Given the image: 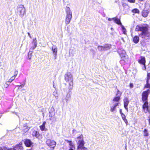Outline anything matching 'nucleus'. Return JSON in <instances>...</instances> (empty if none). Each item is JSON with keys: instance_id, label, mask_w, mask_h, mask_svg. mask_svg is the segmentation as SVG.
I'll return each mask as SVG.
<instances>
[{"instance_id": "24", "label": "nucleus", "mask_w": 150, "mask_h": 150, "mask_svg": "<svg viewBox=\"0 0 150 150\" xmlns=\"http://www.w3.org/2000/svg\"><path fill=\"white\" fill-rule=\"evenodd\" d=\"M105 51L110 49L111 47V45L110 44H105L104 46Z\"/></svg>"}, {"instance_id": "37", "label": "nucleus", "mask_w": 150, "mask_h": 150, "mask_svg": "<svg viewBox=\"0 0 150 150\" xmlns=\"http://www.w3.org/2000/svg\"><path fill=\"white\" fill-rule=\"evenodd\" d=\"M54 109L53 107V106H52L50 109V112H54Z\"/></svg>"}, {"instance_id": "30", "label": "nucleus", "mask_w": 150, "mask_h": 150, "mask_svg": "<svg viewBox=\"0 0 150 150\" xmlns=\"http://www.w3.org/2000/svg\"><path fill=\"white\" fill-rule=\"evenodd\" d=\"M121 28L122 29V31L123 32V33L124 34H126V29L125 28V27L123 25H121Z\"/></svg>"}, {"instance_id": "32", "label": "nucleus", "mask_w": 150, "mask_h": 150, "mask_svg": "<svg viewBox=\"0 0 150 150\" xmlns=\"http://www.w3.org/2000/svg\"><path fill=\"white\" fill-rule=\"evenodd\" d=\"M122 92H120L119 90L118 89H117V93H116V96H117V95H119V96H120H120L122 95Z\"/></svg>"}, {"instance_id": "11", "label": "nucleus", "mask_w": 150, "mask_h": 150, "mask_svg": "<svg viewBox=\"0 0 150 150\" xmlns=\"http://www.w3.org/2000/svg\"><path fill=\"white\" fill-rule=\"evenodd\" d=\"M22 143L21 142L18 144L16 145L13 147V149L14 150H23V148L22 146Z\"/></svg>"}, {"instance_id": "7", "label": "nucleus", "mask_w": 150, "mask_h": 150, "mask_svg": "<svg viewBox=\"0 0 150 150\" xmlns=\"http://www.w3.org/2000/svg\"><path fill=\"white\" fill-rule=\"evenodd\" d=\"M118 52L122 59L120 62V63H123L126 58H127V56L126 54V52L124 50H122L121 52Z\"/></svg>"}, {"instance_id": "20", "label": "nucleus", "mask_w": 150, "mask_h": 150, "mask_svg": "<svg viewBox=\"0 0 150 150\" xmlns=\"http://www.w3.org/2000/svg\"><path fill=\"white\" fill-rule=\"evenodd\" d=\"M119 103H115V104L112 106L110 107V111L113 112L116 109V107L118 105Z\"/></svg>"}, {"instance_id": "1", "label": "nucleus", "mask_w": 150, "mask_h": 150, "mask_svg": "<svg viewBox=\"0 0 150 150\" xmlns=\"http://www.w3.org/2000/svg\"><path fill=\"white\" fill-rule=\"evenodd\" d=\"M135 30L141 32L139 34L140 36H146L149 33L148 25H137L136 27Z\"/></svg>"}, {"instance_id": "39", "label": "nucleus", "mask_w": 150, "mask_h": 150, "mask_svg": "<svg viewBox=\"0 0 150 150\" xmlns=\"http://www.w3.org/2000/svg\"><path fill=\"white\" fill-rule=\"evenodd\" d=\"M129 87L130 88H132L133 87V83H130L129 84Z\"/></svg>"}, {"instance_id": "22", "label": "nucleus", "mask_w": 150, "mask_h": 150, "mask_svg": "<svg viewBox=\"0 0 150 150\" xmlns=\"http://www.w3.org/2000/svg\"><path fill=\"white\" fill-rule=\"evenodd\" d=\"M49 117H50V120H51L53 118H54L55 112H49Z\"/></svg>"}, {"instance_id": "51", "label": "nucleus", "mask_w": 150, "mask_h": 150, "mask_svg": "<svg viewBox=\"0 0 150 150\" xmlns=\"http://www.w3.org/2000/svg\"><path fill=\"white\" fill-rule=\"evenodd\" d=\"M144 67H145V69H146V66H144Z\"/></svg>"}, {"instance_id": "31", "label": "nucleus", "mask_w": 150, "mask_h": 150, "mask_svg": "<svg viewBox=\"0 0 150 150\" xmlns=\"http://www.w3.org/2000/svg\"><path fill=\"white\" fill-rule=\"evenodd\" d=\"M32 51H29L28 54V58L29 59H30L31 57V55L32 53Z\"/></svg>"}, {"instance_id": "33", "label": "nucleus", "mask_w": 150, "mask_h": 150, "mask_svg": "<svg viewBox=\"0 0 150 150\" xmlns=\"http://www.w3.org/2000/svg\"><path fill=\"white\" fill-rule=\"evenodd\" d=\"M146 81L150 82V73H148L147 74V76Z\"/></svg>"}, {"instance_id": "4", "label": "nucleus", "mask_w": 150, "mask_h": 150, "mask_svg": "<svg viewBox=\"0 0 150 150\" xmlns=\"http://www.w3.org/2000/svg\"><path fill=\"white\" fill-rule=\"evenodd\" d=\"M18 13L20 16L22 17L25 13V9L23 5H20L17 7Z\"/></svg>"}, {"instance_id": "10", "label": "nucleus", "mask_w": 150, "mask_h": 150, "mask_svg": "<svg viewBox=\"0 0 150 150\" xmlns=\"http://www.w3.org/2000/svg\"><path fill=\"white\" fill-rule=\"evenodd\" d=\"M76 139L78 140V142L77 143V145H79L81 143L85 144V142L83 140V137L82 134H81L79 136L77 137Z\"/></svg>"}, {"instance_id": "46", "label": "nucleus", "mask_w": 150, "mask_h": 150, "mask_svg": "<svg viewBox=\"0 0 150 150\" xmlns=\"http://www.w3.org/2000/svg\"><path fill=\"white\" fill-rule=\"evenodd\" d=\"M108 20L109 21H111L112 20H113V19H112V18H109L108 19Z\"/></svg>"}, {"instance_id": "34", "label": "nucleus", "mask_w": 150, "mask_h": 150, "mask_svg": "<svg viewBox=\"0 0 150 150\" xmlns=\"http://www.w3.org/2000/svg\"><path fill=\"white\" fill-rule=\"evenodd\" d=\"M132 12L134 13H139V11L137 8H135L132 11Z\"/></svg>"}, {"instance_id": "8", "label": "nucleus", "mask_w": 150, "mask_h": 150, "mask_svg": "<svg viewBox=\"0 0 150 150\" xmlns=\"http://www.w3.org/2000/svg\"><path fill=\"white\" fill-rule=\"evenodd\" d=\"M142 107L145 113H150V110L149 108L148 101L144 102Z\"/></svg>"}, {"instance_id": "19", "label": "nucleus", "mask_w": 150, "mask_h": 150, "mask_svg": "<svg viewBox=\"0 0 150 150\" xmlns=\"http://www.w3.org/2000/svg\"><path fill=\"white\" fill-rule=\"evenodd\" d=\"M112 19L114 22L117 24L120 25H122L120 19L117 18L115 17L112 18Z\"/></svg>"}, {"instance_id": "12", "label": "nucleus", "mask_w": 150, "mask_h": 150, "mask_svg": "<svg viewBox=\"0 0 150 150\" xmlns=\"http://www.w3.org/2000/svg\"><path fill=\"white\" fill-rule=\"evenodd\" d=\"M33 46L30 48V51H32L37 46V40L36 38H35L33 39V41L32 42Z\"/></svg>"}, {"instance_id": "44", "label": "nucleus", "mask_w": 150, "mask_h": 150, "mask_svg": "<svg viewBox=\"0 0 150 150\" xmlns=\"http://www.w3.org/2000/svg\"><path fill=\"white\" fill-rule=\"evenodd\" d=\"M12 81V80L10 79L8 81H7V82H8V83H11Z\"/></svg>"}, {"instance_id": "17", "label": "nucleus", "mask_w": 150, "mask_h": 150, "mask_svg": "<svg viewBox=\"0 0 150 150\" xmlns=\"http://www.w3.org/2000/svg\"><path fill=\"white\" fill-rule=\"evenodd\" d=\"M33 136H35L38 139H40L41 137V135L38 132L36 131H34L33 133Z\"/></svg>"}, {"instance_id": "47", "label": "nucleus", "mask_w": 150, "mask_h": 150, "mask_svg": "<svg viewBox=\"0 0 150 150\" xmlns=\"http://www.w3.org/2000/svg\"><path fill=\"white\" fill-rule=\"evenodd\" d=\"M24 86V85L23 84H22V85H20V86H19V87H23Z\"/></svg>"}, {"instance_id": "42", "label": "nucleus", "mask_w": 150, "mask_h": 150, "mask_svg": "<svg viewBox=\"0 0 150 150\" xmlns=\"http://www.w3.org/2000/svg\"><path fill=\"white\" fill-rule=\"evenodd\" d=\"M121 115L122 117H125L126 116L123 113L121 114Z\"/></svg>"}, {"instance_id": "26", "label": "nucleus", "mask_w": 150, "mask_h": 150, "mask_svg": "<svg viewBox=\"0 0 150 150\" xmlns=\"http://www.w3.org/2000/svg\"><path fill=\"white\" fill-rule=\"evenodd\" d=\"M144 88H149L150 90V82L146 81V83L144 86Z\"/></svg>"}, {"instance_id": "13", "label": "nucleus", "mask_w": 150, "mask_h": 150, "mask_svg": "<svg viewBox=\"0 0 150 150\" xmlns=\"http://www.w3.org/2000/svg\"><path fill=\"white\" fill-rule=\"evenodd\" d=\"M52 50L53 54L54 55V59H56L57 58V48L56 46L53 45L52 47Z\"/></svg>"}, {"instance_id": "43", "label": "nucleus", "mask_w": 150, "mask_h": 150, "mask_svg": "<svg viewBox=\"0 0 150 150\" xmlns=\"http://www.w3.org/2000/svg\"><path fill=\"white\" fill-rule=\"evenodd\" d=\"M119 110H120V114H121L123 113L122 112V109H120Z\"/></svg>"}, {"instance_id": "16", "label": "nucleus", "mask_w": 150, "mask_h": 150, "mask_svg": "<svg viewBox=\"0 0 150 150\" xmlns=\"http://www.w3.org/2000/svg\"><path fill=\"white\" fill-rule=\"evenodd\" d=\"M24 144L27 147H30L32 145V143L30 139H25L24 141Z\"/></svg>"}, {"instance_id": "25", "label": "nucleus", "mask_w": 150, "mask_h": 150, "mask_svg": "<svg viewBox=\"0 0 150 150\" xmlns=\"http://www.w3.org/2000/svg\"><path fill=\"white\" fill-rule=\"evenodd\" d=\"M120 100V96L115 97L113 98L112 101L114 102H119Z\"/></svg>"}, {"instance_id": "36", "label": "nucleus", "mask_w": 150, "mask_h": 150, "mask_svg": "<svg viewBox=\"0 0 150 150\" xmlns=\"http://www.w3.org/2000/svg\"><path fill=\"white\" fill-rule=\"evenodd\" d=\"M8 82H6L4 84V87L5 88H7L8 86Z\"/></svg>"}, {"instance_id": "6", "label": "nucleus", "mask_w": 150, "mask_h": 150, "mask_svg": "<svg viewBox=\"0 0 150 150\" xmlns=\"http://www.w3.org/2000/svg\"><path fill=\"white\" fill-rule=\"evenodd\" d=\"M150 93V90L144 91L142 93V100L143 102L148 101V95Z\"/></svg>"}, {"instance_id": "18", "label": "nucleus", "mask_w": 150, "mask_h": 150, "mask_svg": "<svg viewBox=\"0 0 150 150\" xmlns=\"http://www.w3.org/2000/svg\"><path fill=\"white\" fill-rule=\"evenodd\" d=\"M46 123L45 121H44L43 122L42 124L39 127L41 131H43L46 130L45 127Z\"/></svg>"}, {"instance_id": "2", "label": "nucleus", "mask_w": 150, "mask_h": 150, "mask_svg": "<svg viewBox=\"0 0 150 150\" xmlns=\"http://www.w3.org/2000/svg\"><path fill=\"white\" fill-rule=\"evenodd\" d=\"M64 79L66 81L69 83L68 88L69 90H72L73 86V76L71 74L70 72H67L64 75Z\"/></svg>"}, {"instance_id": "23", "label": "nucleus", "mask_w": 150, "mask_h": 150, "mask_svg": "<svg viewBox=\"0 0 150 150\" xmlns=\"http://www.w3.org/2000/svg\"><path fill=\"white\" fill-rule=\"evenodd\" d=\"M139 38L137 36H135L133 38V41L135 43H137L139 41Z\"/></svg>"}, {"instance_id": "14", "label": "nucleus", "mask_w": 150, "mask_h": 150, "mask_svg": "<svg viewBox=\"0 0 150 150\" xmlns=\"http://www.w3.org/2000/svg\"><path fill=\"white\" fill-rule=\"evenodd\" d=\"M83 144L81 143L77 145L76 150H88L87 148L85 147Z\"/></svg>"}, {"instance_id": "40", "label": "nucleus", "mask_w": 150, "mask_h": 150, "mask_svg": "<svg viewBox=\"0 0 150 150\" xmlns=\"http://www.w3.org/2000/svg\"><path fill=\"white\" fill-rule=\"evenodd\" d=\"M128 1L130 3H134L135 2V0H128Z\"/></svg>"}, {"instance_id": "29", "label": "nucleus", "mask_w": 150, "mask_h": 150, "mask_svg": "<svg viewBox=\"0 0 150 150\" xmlns=\"http://www.w3.org/2000/svg\"><path fill=\"white\" fill-rule=\"evenodd\" d=\"M98 48L100 51H102L103 50L105 51L103 46H98Z\"/></svg>"}, {"instance_id": "15", "label": "nucleus", "mask_w": 150, "mask_h": 150, "mask_svg": "<svg viewBox=\"0 0 150 150\" xmlns=\"http://www.w3.org/2000/svg\"><path fill=\"white\" fill-rule=\"evenodd\" d=\"M123 102L124 108L126 110H127V107L129 102L128 98L127 97H125L123 99Z\"/></svg>"}, {"instance_id": "49", "label": "nucleus", "mask_w": 150, "mask_h": 150, "mask_svg": "<svg viewBox=\"0 0 150 150\" xmlns=\"http://www.w3.org/2000/svg\"><path fill=\"white\" fill-rule=\"evenodd\" d=\"M139 0L140 1H142L143 0Z\"/></svg>"}, {"instance_id": "28", "label": "nucleus", "mask_w": 150, "mask_h": 150, "mask_svg": "<svg viewBox=\"0 0 150 150\" xmlns=\"http://www.w3.org/2000/svg\"><path fill=\"white\" fill-rule=\"evenodd\" d=\"M144 133V136L145 137H148L149 135V134L148 132V130L146 129H144L143 131Z\"/></svg>"}, {"instance_id": "3", "label": "nucleus", "mask_w": 150, "mask_h": 150, "mask_svg": "<svg viewBox=\"0 0 150 150\" xmlns=\"http://www.w3.org/2000/svg\"><path fill=\"white\" fill-rule=\"evenodd\" d=\"M65 10L66 16L65 22L66 25H67L69 23L71 19L72 14L70 9L69 7L67 6Z\"/></svg>"}, {"instance_id": "41", "label": "nucleus", "mask_w": 150, "mask_h": 150, "mask_svg": "<svg viewBox=\"0 0 150 150\" xmlns=\"http://www.w3.org/2000/svg\"><path fill=\"white\" fill-rule=\"evenodd\" d=\"M15 77H15V76H13L11 77V79H12V81H13L15 79Z\"/></svg>"}, {"instance_id": "38", "label": "nucleus", "mask_w": 150, "mask_h": 150, "mask_svg": "<svg viewBox=\"0 0 150 150\" xmlns=\"http://www.w3.org/2000/svg\"><path fill=\"white\" fill-rule=\"evenodd\" d=\"M18 73V71H14V74L13 76H15V77H16V76L17 75Z\"/></svg>"}, {"instance_id": "45", "label": "nucleus", "mask_w": 150, "mask_h": 150, "mask_svg": "<svg viewBox=\"0 0 150 150\" xmlns=\"http://www.w3.org/2000/svg\"><path fill=\"white\" fill-rule=\"evenodd\" d=\"M28 36L30 37V38H32V37H31V36L30 35V33H28Z\"/></svg>"}, {"instance_id": "21", "label": "nucleus", "mask_w": 150, "mask_h": 150, "mask_svg": "<svg viewBox=\"0 0 150 150\" xmlns=\"http://www.w3.org/2000/svg\"><path fill=\"white\" fill-rule=\"evenodd\" d=\"M138 62L140 64L145 66V60L144 57H142L141 59L138 61Z\"/></svg>"}, {"instance_id": "27", "label": "nucleus", "mask_w": 150, "mask_h": 150, "mask_svg": "<svg viewBox=\"0 0 150 150\" xmlns=\"http://www.w3.org/2000/svg\"><path fill=\"white\" fill-rule=\"evenodd\" d=\"M148 13L147 11L144 10L142 12V15L144 17H146L147 16Z\"/></svg>"}, {"instance_id": "9", "label": "nucleus", "mask_w": 150, "mask_h": 150, "mask_svg": "<svg viewBox=\"0 0 150 150\" xmlns=\"http://www.w3.org/2000/svg\"><path fill=\"white\" fill-rule=\"evenodd\" d=\"M65 141L67 143H69V150H75V146L74 144L72 143L71 141H69L68 139H65Z\"/></svg>"}, {"instance_id": "5", "label": "nucleus", "mask_w": 150, "mask_h": 150, "mask_svg": "<svg viewBox=\"0 0 150 150\" xmlns=\"http://www.w3.org/2000/svg\"><path fill=\"white\" fill-rule=\"evenodd\" d=\"M46 143L52 149H54L56 144L55 141L50 139H47L46 141Z\"/></svg>"}, {"instance_id": "50", "label": "nucleus", "mask_w": 150, "mask_h": 150, "mask_svg": "<svg viewBox=\"0 0 150 150\" xmlns=\"http://www.w3.org/2000/svg\"><path fill=\"white\" fill-rule=\"evenodd\" d=\"M111 30H112V29H113V28H111Z\"/></svg>"}, {"instance_id": "48", "label": "nucleus", "mask_w": 150, "mask_h": 150, "mask_svg": "<svg viewBox=\"0 0 150 150\" xmlns=\"http://www.w3.org/2000/svg\"><path fill=\"white\" fill-rule=\"evenodd\" d=\"M6 150H12V149H7ZM13 150H14L13 149Z\"/></svg>"}, {"instance_id": "35", "label": "nucleus", "mask_w": 150, "mask_h": 150, "mask_svg": "<svg viewBox=\"0 0 150 150\" xmlns=\"http://www.w3.org/2000/svg\"><path fill=\"white\" fill-rule=\"evenodd\" d=\"M122 118L126 124H127L128 123V121L126 119V116L125 117H122Z\"/></svg>"}]
</instances>
